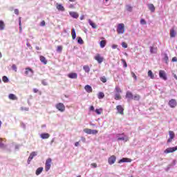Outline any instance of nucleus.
<instances>
[{
	"mask_svg": "<svg viewBox=\"0 0 177 177\" xmlns=\"http://www.w3.org/2000/svg\"><path fill=\"white\" fill-rule=\"evenodd\" d=\"M55 109H57L58 111H60V113H64V111H66V106L62 102L56 104Z\"/></svg>",
	"mask_w": 177,
	"mask_h": 177,
	"instance_id": "f257e3e1",
	"label": "nucleus"
},
{
	"mask_svg": "<svg viewBox=\"0 0 177 177\" xmlns=\"http://www.w3.org/2000/svg\"><path fill=\"white\" fill-rule=\"evenodd\" d=\"M118 34H124L125 32V25L124 24H119L117 28Z\"/></svg>",
	"mask_w": 177,
	"mask_h": 177,
	"instance_id": "f03ea898",
	"label": "nucleus"
},
{
	"mask_svg": "<svg viewBox=\"0 0 177 177\" xmlns=\"http://www.w3.org/2000/svg\"><path fill=\"white\" fill-rule=\"evenodd\" d=\"M24 74L26 77H32L34 75V71L30 67L26 68Z\"/></svg>",
	"mask_w": 177,
	"mask_h": 177,
	"instance_id": "7ed1b4c3",
	"label": "nucleus"
},
{
	"mask_svg": "<svg viewBox=\"0 0 177 177\" xmlns=\"http://www.w3.org/2000/svg\"><path fill=\"white\" fill-rule=\"evenodd\" d=\"M117 139L118 140H124V142H128L129 140L128 136H124V133L118 134Z\"/></svg>",
	"mask_w": 177,
	"mask_h": 177,
	"instance_id": "20e7f679",
	"label": "nucleus"
},
{
	"mask_svg": "<svg viewBox=\"0 0 177 177\" xmlns=\"http://www.w3.org/2000/svg\"><path fill=\"white\" fill-rule=\"evenodd\" d=\"M176 150L177 146L174 147H169L164 151V153L165 154H169V153H174V151H176Z\"/></svg>",
	"mask_w": 177,
	"mask_h": 177,
	"instance_id": "39448f33",
	"label": "nucleus"
},
{
	"mask_svg": "<svg viewBox=\"0 0 177 177\" xmlns=\"http://www.w3.org/2000/svg\"><path fill=\"white\" fill-rule=\"evenodd\" d=\"M50 164H52V159L48 158L46 161V167H45V169L46 172H48V171L50 169V167H51Z\"/></svg>",
	"mask_w": 177,
	"mask_h": 177,
	"instance_id": "423d86ee",
	"label": "nucleus"
},
{
	"mask_svg": "<svg viewBox=\"0 0 177 177\" xmlns=\"http://www.w3.org/2000/svg\"><path fill=\"white\" fill-rule=\"evenodd\" d=\"M159 77L164 81H167V73H165V71H162V70L159 71Z\"/></svg>",
	"mask_w": 177,
	"mask_h": 177,
	"instance_id": "0eeeda50",
	"label": "nucleus"
},
{
	"mask_svg": "<svg viewBox=\"0 0 177 177\" xmlns=\"http://www.w3.org/2000/svg\"><path fill=\"white\" fill-rule=\"evenodd\" d=\"M169 139L167 140V143H171L172 142V140L175 138V133L172 131H169Z\"/></svg>",
	"mask_w": 177,
	"mask_h": 177,
	"instance_id": "6e6552de",
	"label": "nucleus"
},
{
	"mask_svg": "<svg viewBox=\"0 0 177 177\" xmlns=\"http://www.w3.org/2000/svg\"><path fill=\"white\" fill-rule=\"evenodd\" d=\"M56 6V9H57L59 10V12H65L66 11V8H64V6H63V5L62 4H59V3H57L55 4Z\"/></svg>",
	"mask_w": 177,
	"mask_h": 177,
	"instance_id": "1a4fd4ad",
	"label": "nucleus"
},
{
	"mask_svg": "<svg viewBox=\"0 0 177 177\" xmlns=\"http://www.w3.org/2000/svg\"><path fill=\"white\" fill-rule=\"evenodd\" d=\"M37 153L36 151H32L30 156H29V158L28 159V164H30V162H31L32 158H34V157H35L37 156Z\"/></svg>",
	"mask_w": 177,
	"mask_h": 177,
	"instance_id": "9d476101",
	"label": "nucleus"
},
{
	"mask_svg": "<svg viewBox=\"0 0 177 177\" xmlns=\"http://www.w3.org/2000/svg\"><path fill=\"white\" fill-rule=\"evenodd\" d=\"M115 160H117V158L115 157V156H111L109 160H108V162L110 165H113V164H114V162H115Z\"/></svg>",
	"mask_w": 177,
	"mask_h": 177,
	"instance_id": "9b49d317",
	"label": "nucleus"
},
{
	"mask_svg": "<svg viewBox=\"0 0 177 177\" xmlns=\"http://www.w3.org/2000/svg\"><path fill=\"white\" fill-rule=\"evenodd\" d=\"M95 60H96L97 62V63H99L100 64V63L103 62V57L102 56H100V54H97L95 57H94Z\"/></svg>",
	"mask_w": 177,
	"mask_h": 177,
	"instance_id": "f8f14e48",
	"label": "nucleus"
},
{
	"mask_svg": "<svg viewBox=\"0 0 177 177\" xmlns=\"http://www.w3.org/2000/svg\"><path fill=\"white\" fill-rule=\"evenodd\" d=\"M176 100H175L174 99H171L169 102V106L170 107H171V109H174L175 107H176Z\"/></svg>",
	"mask_w": 177,
	"mask_h": 177,
	"instance_id": "ddd939ff",
	"label": "nucleus"
},
{
	"mask_svg": "<svg viewBox=\"0 0 177 177\" xmlns=\"http://www.w3.org/2000/svg\"><path fill=\"white\" fill-rule=\"evenodd\" d=\"M116 109H117L118 113H119V114H121L122 115H124V108L122 107V106L118 105L116 106Z\"/></svg>",
	"mask_w": 177,
	"mask_h": 177,
	"instance_id": "4468645a",
	"label": "nucleus"
},
{
	"mask_svg": "<svg viewBox=\"0 0 177 177\" xmlns=\"http://www.w3.org/2000/svg\"><path fill=\"white\" fill-rule=\"evenodd\" d=\"M126 97L129 100H133V94L131 91H127L126 93Z\"/></svg>",
	"mask_w": 177,
	"mask_h": 177,
	"instance_id": "2eb2a0df",
	"label": "nucleus"
},
{
	"mask_svg": "<svg viewBox=\"0 0 177 177\" xmlns=\"http://www.w3.org/2000/svg\"><path fill=\"white\" fill-rule=\"evenodd\" d=\"M50 137V135L48 133H43L40 134V138L41 139H49Z\"/></svg>",
	"mask_w": 177,
	"mask_h": 177,
	"instance_id": "dca6fc26",
	"label": "nucleus"
},
{
	"mask_svg": "<svg viewBox=\"0 0 177 177\" xmlns=\"http://www.w3.org/2000/svg\"><path fill=\"white\" fill-rule=\"evenodd\" d=\"M68 77L69 78H71L72 80H76V78H77L78 75L76 73H69L68 75Z\"/></svg>",
	"mask_w": 177,
	"mask_h": 177,
	"instance_id": "f3484780",
	"label": "nucleus"
},
{
	"mask_svg": "<svg viewBox=\"0 0 177 177\" xmlns=\"http://www.w3.org/2000/svg\"><path fill=\"white\" fill-rule=\"evenodd\" d=\"M39 59H40V62L41 63H43V64H48V60H46V58L42 55H41L39 57Z\"/></svg>",
	"mask_w": 177,
	"mask_h": 177,
	"instance_id": "a211bd4d",
	"label": "nucleus"
},
{
	"mask_svg": "<svg viewBox=\"0 0 177 177\" xmlns=\"http://www.w3.org/2000/svg\"><path fill=\"white\" fill-rule=\"evenodd\" d=\"M5 140L0 138V149H6V145H4Z\"/></svg>",
	"mask_w": 177,
	"mask_h": 177,
	"instance_id": "6ab92c4d",
	"label": "nucleus"
},
{
	"mask_svg": "<svg viewBox=\"0 0 177 177\" xmlns=\"http://www.w3.org/2000/svg\"><path fill=\"white\" fill-rule=\"evenodd\" d=\"M70 16H71V17H73V19H78V13L75 12H69Z\"/></svg>",
	"mask_w": 177,
	"mask_h": 177,
	"instance_id": "aec40b11",
	"label": "nucleus"
},
{
	"mask_svg": "<svg viewBox=\"0 0 177 177\" xmlns=\"http://www.w3.org/2000/svg\"><path fill=\"white\" fill-rule=\"evenodd\" d=\"M84 89L86 91H87L88 93H91L92 92V86L90 85H86Z\"/></svg>",
	"mask_w": 177,
	"mask_h": 177,
	"instance_id": "412c9836",
	"label": "nucleus"
},
{
	"mask_svg": "<svg viewBox=\"0 0 177 177\" xmlns=\"http://www.w3.org/2000/svg\"><path fill=\"white\" fill-rule=\"evenodd\" d=\"M5 22L2 20H0V31H3L5 30Z\"/></svg>",
	"mask_w": 177,
	"mask_h": 177,
	"instance_id": "4be33fe9",
	"label": "nucleus"
},
{
	"mask_svg": "<svg viewBox=\"0 0 177 177\" xmlns=\"http://www.w3.org/2000/svg\"><path fill=\"white\" fill-rule=\"evenodd\" d=\"M170 37L171 38H175V37H176V32H175L174 28L170 30Z\"/></svg>",
	"mask_w": 177,
	"mask_h": 177,
	"instance_id": "5701e85b",
	"label": "nucleus"
},
{
	"mask_svg": "<svg viewBox=\"0 0 177 177\" xmlns=\"http://www.w3.org/2000/svg\"><path fill=\"white\" fill-rule=\"evenodd\" d=\"M148 8L149 9V10H151V12H156V7H154L153 4H148Z\"/></svg>",
	"mask_w": 177,
	"mask_h": 177,
	"instance_id": "b1692460",
	"label": "nucleus"
},
{
	"mask_svg": "<svg viewBox=\"0 0 177 177\" xmlns=\"http://www.w3.org/2000/svg\"><path fill=\"white\" fill-rule=\"evenodd\" d=\"M131 160L127 158H123L120 160H119V164H121V162H131Z\"/></svg>",
	"mask_w": 177,
	"mask_h": 177,
	"instance_id": "393cba45",
	"label": "nucleus"
},
{
	"mask_svg": "<svg viewBox=\"0 0 177 177\" xmlns=\"http://www.w3.org/2000/svg\"><path fill=\"white\" fill-rule=\"evenodd\" d=\"M88 21L90 26H91L92 28H97V26L96 25V24L93 23L92 20L88 19Z\"/></svg>",
	"mask_w": 177,
	"mask_h": 177,
	"instance_id": "a878e982",
	"label": "nucleus"
},
{
	"mask_svg": "<svg viewBox=\"0 0 177 177\" xmlns=\"http://www.w3.org/2000/svg\"><path fill=\"white\" fill-rule=\"evenodd\" d=\"M8 98L10 100H17V97H16V95L15 94H10L8 95Z\"/></svg>",
	"mask_w": 177,
	"mask_h": 177,
	"instance_id": "bb28decb",
	"label": "nucleus"
},
{
	"mask_svg": "<svg viewBox=\"0 0 177 177\" xmlns=\"http://www.w3.org/2000/svg\"><path fill=\"white\" fill-rule=\"evenodd\" d=\"M42 171H44V167H39L37 170H36V175H41V174L42 173Z\"/></svg>",
	"mask_w": 177,
	"mask_h": 177,
	"instance_id": "cd10ccee",
	"label": "nucleus"
},
{
	"mask_svg": "<svg viewBox=\"0 0 177 177\" xmlns=\"http://www.w3.org/2000/svg\"><path fill=\"white\" fill-rule=\"evenodd\" d=\"M150 53L152 54L157 53V47H150Z\"/></svg>",
	"mask_w": 177,
	"mask_h": 177,
	"instance_id": "c85d7f7f",
	"label": "nucleus"
},
{
	"mask_svg": "<svg viewBox=\"0 0 177 177\" xmlns=\"http://www.w3.org/2000/svg\"><path fill=\"white\" fill-rule=\"evenodd\" d=\"M71 35H72L73 39H75V38H77V33L75 32V29L74 28L72 29Z\"/></svg>",
	"mask_w": 177,
	"mask_h": 177,
	"instance_id": "c756f323",
	"label": "nucleus"
},
{
	"mask_svg": "<svg viewBox=\"0 0 177 177\" xmlns=\"http://www.w3.org/2000/svg\"><path fill=\"white\" fill-rule=\"evenodd\" d=\"M115 93L120 94V93H122V91H121V88H120V86H116L115 88Z\"/></svg>",
	"mask_w": 177,
	"mask_h": 177,
	"instance_id": "7c9ffc66",
	"label": "nucleus"
},
{
	"mask_svg": "<svg viewBox=\"0 0 177 177\" xmlns=\"http://www.w3.org/2000/svg\"><path fill=\"white\" fill-rule=\"evenodd\" d=\"M83 70H84L85 73H89L91 71V68L88 65H85L83 66Z\"/></svg>",
	"mask_w": 177,
	"mask_h": 177,
	"instance_id": "2f4dec72",
	"label": "nucleus"
},
{
	"mask_svg": "<svg viewBox=\"0 0 177 177\" xmlns=\"http://www.w3.org/2000/svg\"><path fill=\"white\" fill-rule=\"evenodd\" d=\"M148 77H150L151 80H154V74H153V71H148Z\"/></svg>",
	"mask_w": 177,
	"mask_h": 177,
	"instance_id": "473e14b6",
	"label": "nucleus"
},
{
	"mask_svg": "<svg viewBox=\"0 0 177 177\" xmlns=\"http://www.w3.org/2000/svg\"><path fill=\"white\" fill-rule=\"evenodd\" d=\"M91 131L92 129H84L83 130V132H84L85 133H87V135H91Z\"/></svg>",
	"mask_w": 177,
	"mask_h": 177,
	"instance_id": "72a5a7b5",
	"label": "nucleus"
},
{
	"mask_svg": "<svg viewBox=\"0 0 177 177\" xmlns=\"http://www.w3.org/2000/svg\"><path fill=\"white\" fill-rule=\"evenodd\" d=\"M100 48H104V46H106V40H102L100 42Z\"/></svg>",
	"mask_w": 177,
	"mask_h": 177,
	"instance_id": "f704fd0d",
	"label": "nucleus"
},
{
	"mask_svg": "<svg viewBox=\"0 0 177 177\" xmlns=\"http://www.w3.org/2000/svg\"><path fill=\"white\" fill-rule=\"evenodd\" d=\"M133 100L136 101L140 100V95L136 94L134 96H133Z\"/></svg>",
	"mask_w": 177,
	"mask_h": 177,
	"instance_id": "c9c22d12",
	"label": "nucleus"
},
{
	"mask_svg": "<svg viewBox=\"0 0 177 177\" xmlns=\"http://www.w3.org/2000/svg\"><path fill=\"white\" fill-rule=\"evenodd\" d=\"M19 32H21L23 28H21V17L19 18Z\"/></svg>",
	"mask_w": 177,
	"mask_h": 177,
	"instance_id": "e433bc0d",
	"label": "nucleus"
},
{
	"mask_svg": "<svg viewBox=\"0 0 177 177\" xmlns=\"http://www.w3.org/2000/svg\"><path fill=\"white\" fill-rule=\"evenodd\" d=\"M95 113L96 114H97L98 115H100V114H102V113L103 112V109H95Z\"/></svg>",
	"mask_w": 177,
	"mask_h": 177,
	"instance_id": "4c0bfd02",
	"label": "nucleus"
},
{
	"mask_svg": "<svg viewBox=\"0 0 177 177\" xmlns=\"http://www.w3.org/2000/svg\"><path fill=\"white\" fill-rule=\"evenodd\" d=\"M103 97H104V93L100 92L98 93V99H103Z\"/></svg>",
	"mask_w": 177,
	"mask_h": 177,
	"instance_id": "58836bf2",
	"label": "nucleus"
},
{
	"mask_svg": "<svg viewBox=\"0 0 177 177\" xmlns=\"http://www.w3.org/2000/svg\"><path fill=\"white\" fill-rule=\"evenodd\" d=\"M132 9L133 8L130 5L126 6V10H127V12H132Z\"/></svg>",
	"mask_w": 177,
	"mask_h": 177,
	"instance_id": "ea45409f",
	"label": "nucleus"
},
{
	"mask_svg": "<svg viewBox=\"0 0 177 177\" xmlns=\"http://www.w3.org/2000/svg\"><path fill=\"white\" fill-rule=\"evenodd\" d=\"M62 50H63V46H58L57 47V52H58L59 53H62Z\"/></svg>",
	"mask_w": 177,
	"mask_h": 177,
	"instance_id": "a19ab883",
	"label": "nucleus"
},
{
	"mask_svg": "<svg viewBox=\"0 0 177 177\" xmlns=\"http://www.w3.org/2000/svg\"><path fill=\"white\" fill-rule=\"evenodd\" d=\"M121 99V95L118 93L115 94V100H120Z\"/></svg>",
	"mask_w": 177,
	"mask_h": 177,
	"instance_id": "79ce46f5",
	"label": "nucleus"
},
{
	"mask_svg": "<svg viewBox=\"0 0 177 177\" xmlns=\"http://www.w3.org/2000/svg\"><path fill=\"white\" fill-rule=\"evenodd\" d=\"M77 43L80 44V45H82V44H84V40H82V38L77 37Z\"/></svg>",
	"mask_w": 177,
	"mask_h": 177,
	"instance_id": "37998d69",
	"label": "nucleus"
},
{
	"mask_svg": "<svg viewBox=\"0 0 177 177\" xmlns=\"http://www.w3.org/2000/svg\"><path fill=\"white\" fill-rule=\"evenodd\" d=\"M122 63H123V66L125 68H127V67H128V64H127V62L125 61V59H121Z\"/></svg>",
	"mask_w": 177,
	"mask_h": 177,
	"instance_id": "c03bdc74",
	"label": "nucleus"
},
{
	"mask_svg": "<svg viewBox=\"0 0 177 177\" xmlns=\"http://www.w3.org/2000/svg\"><path fill=\"white\" fill-rule=\"evenodd\" d=\"M100 81H102V82H103L104 84L107 82V79H106V77L103 76L100 78Z\"/></svg>",
	"mask_w": 177,
	"mask_h": 177,
	"instance_id": "a18cd8bd",
	"label": "nucleus"
},
{
	"mask_svg": "<svg viewBox=\"0 0 177 177\" xmlns=\"http://www.w3.org/2000/svg\"><path fill=\"white\" fill-rule=\"evenodd\" d=\"M2 80L3 82H9V79L6 76H3Z\"/></svg>",
	"mask_w": 177,
	"mask_h": 177,
	"instance_id": "49530a36",
	"label": "nucleus"
},
{
	"mask_svg": "<svg viewBox=\"0 0 177 177\" xmlns=\"http://www.w3.org/2000/svg\"><path fill=\"white\" fill-rule=\"evenodd\" d=\"M12 68L14 71H15V73H17V66H16V64H12Z\"/></svg>",
	"mask_w": 177,
	"mask_h": 177,
	"instance_id": "de8ad7c7",
	"label": "nucleus"
},
{
	"mask_svg": "<svg viewBox=\"0 0 177 177\" xmlns=\"http://www.w3.org/2000/svg\"><path fill=\"white\" fill-rule=\"evenodd\" d=\"M131 76L133 77V78H134L136 81V80H138V77H136V75L135 74V73L131 72Z\"/></svg>",
	"mask_w": 177,
	"mask_h": 177,
	"instance_id": "09e8293b",
	"label": "nucleus"
},
{
	"mask_svg": "<svg viewBox=\"0 0 177 177\" xmlns=\"http://www.w3.org/2000/svg\"><path fill=\"white\" fill-rule=\"evenodd\" d=\"M21 110L22 111H28V110H30V109H29V108H27V107H21Z\"/></svg>",
	"mask_w": 177,
	"mask_h": 177,
	"instance_id": "8fccbe9b",
	"label": "nucleus"
},
{
	"mask_svg": "<svg viewBox=\"0 0 177 177\" xmlns=\"http://www.w3.org/2000/svg\"><path fill=\"white\" fill-rule=\"evenodd\" d=\"M122 48H128V44H127V43H125V42H122Z\"/></svg>",
	"mask_w": 177,
	"mask_h": 177,
	"instance_id": "3c124183",
	"label": "nucleus"
},
{
	"mask_svg": "<svg viewBox=\"0 0 177 177\" xmlns=\"http://www.w3.org/2000/svg\"><path fill=\"white\" fill-rule=\"evenodd\" d=\"M97 133V130L91 129V135H96Z\"/></svg>",
	"mask_w": 177,
	"mask_h": 177,
	"instance_id": "603ef678",
	"label": "nucleus"
},
{
	"mask_svg": "<svg viewBox=\"0 0 177 177\" xmlns=\"http://www.w3.org/2000/svg\"><path fill=\"white\" fill-rule=\"evenodd\" d=\"M164 60L166 63H168V55H167V54L165 55Z\"/></svg>",
	"mask_w": 177,
	"mask_h": 177,
	"instance_id": "864d4df0",
	"label": "nucleus"
},
{
	"mask_svg": "<svg viewBox=\"0 0 177 177\" xmlns=\"http://www.w3.org/2000/svg\"><path fill=\"white\" fill-rule=\"evenodd\" d=\"M91 165L93 168H97V164L96 163H92Z\"/></svg>",
	"mask_w": 177,
	"mask_h": 177,
	"instance_id": "5fc2aeb1",
	"label": "nucleus"
},
{
	"mask_svg": "<svg viewBox=\"0 0 177 177\" xmlns=\"http://www.w3.org/2000/svg\"><path fill=\"white\" fill-rule=\"evenodd\" d=\"M140 24H142V25L146 24V21H145V19H142L140 20Z\"/></svg>",
	"mask_w": 177,
	"mask_h": 177,
	"instance_id": "6e6d98bb",
	"label": "nucleus"
},
{
	"mask_svg": "<svg viewBox=\"0 0 177 177\" xmlns=\"http://www.w3.org/2000/svg\"><path fill=\"white\" fill-rule=\"evenodd\" d=\"M41 84H43L44 86L48 85V82L46 80H42Z\"/></svg>",
	"mask_w": 177,
	"mask_h": 177,
	"instance_id": "4d7b16f0",
	"label": "nucleus"
},
{
	"mask_svg": "<svg viewBox=\"0 0 177 177\" xmlns=\"http://www.w3.org/2000/svg\"><path fill=\"white\" fill-rule=\"evenodd\" d=\"M14 12L17 15H19V9L16 8L14 10Z\"/></svg>",
	"mask_w": 177,
	"mask_h": 177,
	"instance_id": "13d9d810",
	"label": "nucleus"
},
{
	"mask_svg": "<svg viewBox=\"0 0 177 177\" xmlns=\"http://www.w3.org/2000/svg\"><path fill=\"white\" fill-rule=\"evenodd\" d=\"M81 140L82 142H83V143H85L86 142V139L84 137H82Z\"/></svg>",
	"mask_w": 177,
	"mask_h": 177,
	"instance_id": "bf43d9fd",
	"label": "nucleus"
},
{
	"mask_svg": "<svg viewBox=\"0 0 177 177\" xmlns=\"http://www.w3.org/2000/svg\"><path fill=\"white\" fill-rule=\"evenodd\" d=\"M46 23H45V21H42L40 24V26H41V27H44Z\"/></svg>",
	"mask_w": 177,
	"mask_h": 177,
	"instance_id": "052dcab7",
	"label": "nucleus"
},
{
	"mask_svg": "<svg viewBox=\"0 0 177 177\" xmlns=\"http://www.w3.org/2000/svg\"><path fill=\"white\" fill-rule=\"evenodd\" d=\"M171 62H177V58L176 57H174L171 59Z\"/></svg>",
	"mask_w": 177,
	"mask_h": 177,
	"instance_id": "680f3d73",
	"label": "nucleus"
},
{
	"mask_svg": "<svg viewBox=\"0 0 177 177\" xmlns=\"http://www.w3.org/2000/svg\"><path fill=\"white\" fill-rule=\"evenodd\" d=\"M75 146L76 147H78V146H80V142H76L75 143Z\"/></svg>",
	"mask_w": 177,
	"mask_h": 177,
	"instance_id": "e2e57ef3",
	"label": "nucleus"
},
{
	"mask_svg": "<svg viewBox=\"0 0 177 177\" xmlns=\"http://www.w3.org/2000/svg\"><path fill=\"white\" fill-rule=\"evenodd\" d=\"M117 47H118V46L115 45V44H114V45L112 46V48H113V49H117Z\"/></svg>",
	"mask_w": 177,
	"mask_h": 177,
	"instance_id": "0e129e2a",
	"label": "nucleus"
},
{
	"mask_svg": "<svg viewBox=\"0 0 177 177\" xmlns=\"http://www.w3.org/2000/svg\"><path fill=\"white\" fill-rule=\"evenodd\" d=\"M90 110H91V111H93L95 110V107H93V106H91L90 107Z\"/></svg>",
	"mask_w": 177,
	"mask_h": 177,
	"instance_id": "69168bd1",
	"label": "nucleus"
},
{
	"mask_svg": "<svg viewBox=\"0 0 177 177\" xmlns=\"http://www.w3.org/2000/svg\"><path fill=\"white\" fill-rule=\"evenodd\" d=\"M33 92H34L35 93H37L38 92V89L34 88V89H33Z\"/></svg>",
	"mask_w": 177,
	"mask_h": 177,
	"instance_id": "338daca9",
	"label": "nucleus"
},
{
	"mask_svg": "<svg viewBox=\"0 0 177 177\" xmlns=\"http://www.w3.org/2000/svg\"><path fill=\"white\" fill-rule=\"evenodd\" d=\"M20 147V146H19V145H16L15 146V149H17V150H18V149Z\"/></svg>",
	"mask_w": 177,
	"mask_h": 177,
	"instance_id": "774afa93",
	"label": "nucleus"
}]
</instances>
